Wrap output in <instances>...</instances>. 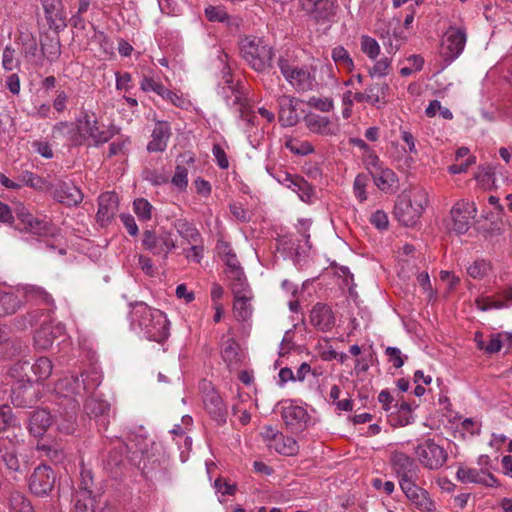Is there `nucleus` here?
Listing matches in <instances>:
<instances>
[{
    "instance_id": "obj_1",
    "label": "nucleus",
    "mask_w": 512,
    "mask_h": 512,
    "mask_svg": "<svg viewBox=\"0 0 512 512\" xmlns=\"http://www.w3.org/2000/svg\"><path fill=\"white\" fill-rule=\"evenodd\" d=\"M66 131L69 133L68 140L74 146H81L89 142L93 146H99L108 142L118 129L114 125H110L104 129L94 112L83 111L79 118L76 119L75 128L70 129L68 122H59L53 127L54 137L64 136Z\"/></svg>"
},
{
    "instance_id": "obj_2",
    "label": "nucleus",
    "mask_w": 512,
    "mask_h": 512,
    "mask_svg": "<svg viewBox=\"0 0 512 512\" xmlns=\"http://www.w3.org/2000/svg\"><path fill=\"white\" fill-rule=\"evenodd\" d=\"M130 328L149 341L162 343L169 337V321L164 312L144 302L131 304Z\"/></svg>"
},
{
    "instance_id": "obj_3",
    "label": "nucleus",
    "mask_w": 512,
    "mask_h": 512,
    "mask_svg": "<svg viewBox=\"0 0 512 512\" xmlns=\"http://www.w3.org/2000/svg\"><path fill=\"white\" fill-rule=\"evenodd\" d=\"M40 324V328L34 335L35 346L46 350L50 348L56 338L63 334L64 327L61 324L53 325L51 315L40 310H32L27 315L17 317L13 320L16 329L24 330L29 326Z\"/></svg>"
},
{
    "instance_id": "obj_4",
    "label": "nucleus",
    "mask_w": 512,
    "mask_h": 512,
    "mask_svg": "<svg viewBox=\"0 0 512 512\" xmlns=\"http://www.w3.org/2000/svg\"><path fill=\"white\" fill-rule=\"evenodd\" d=\"M278 67L284 79L297 93L314 91L318 88L316 67L313 65H299L295 61L280 57Z\"/></svg>"
},
{
    "instance_id": "obj_5",
    "label": "nucleus",
    "mask_w": 512,
    "mask_h": 512,
    "mask_svg": "<svg viewBox=\"0 0 512 512\" xmlns=\"http://www.w3.org/2000/svg\"><path fill=\"white\" fill-rule=\"evenodd\" d=\"M240 53L256 72H265L272 67L273 49L262 38L244 36L239 43Z\"/></svg>"
},
{
    "instance_id": "obj_6",
    "label": "nucleus",
    "mask_w": 512,
    "mask_h": 512,
    "mask_svg": "<svg viewBox=\"0 0 512 512\" xmlns=\"http://www.w3.org/2000/svg\"><path fill=\"white\" fill-rule=\"evenodd\" d=\"M428 192L423 188H413L395 206V216L403 225L414 226L428 206Z\"/></svg>"
},
{
    "instance_id": "obj_7",
    "label": "nucleus",
    "mask_w": 512,
    "mask_h": 512,
    "mask_svg": "<svg viewBox=\"0 0 512 512\" xmlns=\"http://www.w3.org/2000/svg\"><path fill=\"white\" fill-rule=\"evenodd\" d=\"M414 455L418 462L429 470L442 468L448 459L446 449L436 443L432 438L418 441L417 445L414 447Z\"/></svg>"
},
{
    "instance_id": "obj_8",
    "label": "nucleus",
    "mask_w": 512,
    "mask_h": 512,
    "mask_svg": "<svg viewBox=\"0 0 512 512\" xmlns=\"http://www.w3.org/2000/svg\"><path fill=\"white\" fill-rule=\"evenodd\" d=\"M142 246L154 256L167 259L169 253L176 249L177 241L168 230L160 229L156 231L147 229L142 234Z\"/></svg>"
},
{
    "instance_id": "obj_9",
    "label": "nucleus",
    "mask_w": 512,
    "mask_h": 512,
    "mask_svg": "<svg viewBox=\"0 0 512 512\" xmlns=\"http://www.w3.org/2000/svg\"><path fill=\"white\" fill-rule=\"evenodd\" d=\"M467 41L466 29L450 25L442 38L441 52L445 61L452 62L463 52Z\"/></svg>"
},
{
    "instance_id": "obj_10",
    "label": "nucleus",
    "mask_w": 512,
    "mask_h": 512,
    "mask_svg": "<svg viewBox=\"0 0 512 512\" xmlns=\"http://www.w3.org/2000/svg\"><path fill=\"white\" fill-rule=\"evenodd\" d=\"M16 216L26 232L37 236H49L54 234V228L46 217L34 216L30 210L20 205L16 208Z\"/></svg>"
},
{
    "instance_id": "obj_11",
    "label": "nucleus",
    "mask_w": 512,
    "mask_h": 512,
    "mask_svg": "<svg viewBox=\"0 0 512 512\" xmlns=\"http://www.w3.org/2000/svg\"><path fill=\"white\" fill-rule=\"evenodd\" d=\"M55 481L54 471L47 465H39L29 478V489L36 496H47L53 490Z\"/></svg>"
},
{
    "instance_id": "obj_12",
    "label": "nucleus",
    "mask_w": 512,
    "mask_h": 512,
    "mask_svg": "<svg viewBox=\"0 0 512 512\" xmlns=\"http://www.w3.org/2000/svg\"><path fill=\"white\" fill-rule=\"evenodd\" d=\"M281 403V417L287 428L293 432L302 431L309 419L306 409L295 404L293 400H283Z\"/></svg>"
},
{
    "instance_id": "obj_13",
    "label": "nucleus",
    "mask_w": 512,
    "mask_h": 512,
    "mask_svg": "<svg viewBox=\"0 0 512 512\" xmlns=\"http://www.w3.org/2000/svg\"><path fill=\"white\" fill-rule=\"evenodd\" d=\"M400 488L418 510L422 512H433L436 510L435 501L425 489L416 484V480L412 482L405 480Z\"/></svg>"
},
{
    "instance_id": "obj_14",
    "label": "nucleus",
    "mask_w": 512,
    "mask_h": 512,
    "mask_svg": "<svg viewBox=\"0 0 512 512\" xmlns=\"http://www.w3.org/2000/svg\"><path fill=\"white\" fill-rule=\"evenodd\" d=\"M477 209L472 202L465 200L458 201L451 209L453 221V230L457 234L466 233L471 225V221L476 216Z\"/></svg>"
},
{
    "instance_id": "obj_15",
    "label": "nucleus",
    "mask_w": 512,
    "mask_h": 512,
    "mask_svg": "<svg viewBox=\"0 0 512 512\" xmlns=\"http://www.w3.org/2000/svg\"><path fill=\"white\" fill-rule=\"evenodd\" d=\"M56 411L55 423L59 431L65 434H71L76 427L79 402L76 399H67L66 403H59Z\"/></svg>"
},
{
    "instance_id": "obj_16",
    "label": "nucleus",
    "mask_w": 512,
    "mask_h": 512,
    "mask_svg": "<svg viewBox=\"0 0 512 512\" xmlns=\"http://www.w3.org/2000/svg\"><path fill=\"white\" fill-rule=\"evenodd\" d=\"M19 293L22 297V302H32L39 305H44L45 308H37L36 310L49 313L51 315L56 306L52 296L42 287L36 285L18 286Z\"/></svg>"
},
{
    "instance_id": "obj_17",
    "label": "nucleus",
    "mask_w": 512,
    "mask_h": 512,
    "mask_svg": "<svg viewBox=\"0 0 512 512\" xmlns=\"http://www.w3.org/2000/svg\"><path fill=\"white\" fill-rule=\"evenodd\" d=\"M50 193L54 200L68 207L77 206L83 200V193L72 182L59 181L51 185Z\"/></svg>"
},
{
    "instance_id": "obj_18",
    "label": "nucleus",
    "mask_w": 512,
    "mask_h": 512,
    "mask_svg": "<svg viewBox=\"0 0 512 512\" xmlns=\"http://www.w3.org/2000/svg\"><path fill=\"white\" fill-rule=\"evenodd\" d=\"M391 463L399 478V485L407 480L412 482L418 477V466L414 459L403 452L396 451L391 456Z\"/></svg>"
},
{
    "instance_id": "obj_19",
    "label": "nucleus",
    "mask_w": 512,
    "mask_h": 512,
    "mask_svg": "<svg viewBox=\"0 0 512 512\" xmlns=\"http://www.w3.org/2000/svg\"><path fill=\"white\" fill-rule=\"evenodd\" d=\"M306 128L321 136H335L339 132V125L336 121L316 113H309L304 118Z\"/></svg>"
},
{
    "instance_id": "obj_20",
    "label": "nucleus",
    "mask_w": 512,
    "mask_h": 512,
    "mask_svg": "<svg viewBox=\"0 0 512 512\" xmlns=\"http://www.w3.org/2000/svg\"><path fill=\"white\" fill-rule=\"evenodd\" d=\"M456 475L457 479L465 484L476 483L487 487H494L497 485V479L495 476L484 469L461 466L458 468Z\"/></svg>"
},
{
    "instance_id": "obj_21",
    "label": "nucleus",
    "mask_w": 512,
    "mask_h": 512,
    "mask_svg": "<svg viewBox=\"0 0 512 512\" xmlns=\"http://www.w3.org/2000/svg\"><path fill=\"white\" fill-rule=\"evenodd\" d=\"M203 403L206 411L218 425L226 423L227 406L217 391L214 389L208 391L203 398Z\"/></svg>"
},
{
    "instance_id": "obj_22",
    "label": "nucleus",
    "mask_w": 512,
    "mask_h": 512,
    "mask_svg": "<svg viewBox=\"0 0 512 512\" xmlns=\"http://www.w3.org/2000/svg\"><path fill=\"white\" fill-rule=\"evenodd\" d=\"M300 3L316 21H328L334 15V0H300Z\"/></svg>"
},
{
    "instance_id": "obj_23",
    "label": "nucleus",
    "mask_w": 512,
    "mask_h": 512,
    "mask_svg": "<svg viewBox=\"0 0 512 512\" xmlns=\"http://www.w3.org/2000/svg\"><path fill=\"white\" fill-rule=\"evenodd\" d=\"M311 324L320 331H330L335 325V316L330 306L317 303L310 312Z\"/></svg>"
},
{
    "instance_id": "obj_24",
    "label": "nucleus",
    "mask_w": 512,
    "mask_h": 512,
    "mask_svg": "<svg viewBox=\"0 0 512 512\" xmlns=\"http://www.w3.org/2000/svg\"><path fill=\"white\" fill-rule=\"evenodd\" d=\"M118 211V196L114 192H106L98 198L97 221L101 225L108 224Z\"/></svg>"
},
{
    "instance_id": "obj_25",
    "label": "nucleus",
    "mask_w": 512,
    "mask_h": 512,
    "mask_svg": "<svg viewBox=\"0 0 512 512\" xmlns=\"http://www.w3.org/2000/svg\"><path fill=\"white\" fill-rule=\"evenodd\" d=\"M279 106L278 119L283 127H292L298 123L299 117L294 105L295 98L290 95H279L276 99Z\"/></svg>"
},
{
    "instance_id": "obj_26",
    "label": "nucleus",
    "mask_w": 512,
    "mask_h": 512,
    "mask_svg": "<svg viewBox=\"0 0 512 512\" xmlns=\"http://www.w3.org/2000/svg\"><path fill=\"white\" fill-rule=\"evenodd\" d=\"M171 136L170 124L166 121H157L152 130L151 140L148 142L149 152H163L167 148Z\"/></svg>"
},
{
    "instance_id": "obj_27",
    "label": "nucleus",
    "mask_w": 512,
    "mask_h": 512,
    "mask_svg": "<svg viewBox=\"0 0 512 512\" xmlns=\"http://www.w3.org/2000/svg\"><path fill=\"white\" fill-rule=\"evenodd\" d=\"M55 391L63 397L60 403H66L67 399H76L75 396L83 391L82 383L75 374L67 375L57 381Z\"/></svg>"
},
{
    "instance_id": "obj_28",
    "label": "nucleus",
    "mask_w": 512,
    "mask_h": 512,
    "mask_svg": "<svg viewBox=\"0 0 512 512\" xmlns=\"http://www.w3.org/2000/svg\"><path fill=\"white\" fill-rule=\"evenodd\" d=\"M390 87L385 82L372 83L365 88L367 104L381 108L388 102Z\"/></svg>"
},
{
    "instance_id": "obj_29",
    "label": "nucleus",
    "mask_w": 512,
    "mask_h": 512,
    "mask_svg": "<svg viewBox=\"0 0 512 512\" xmlns=\"http://www.w3.org/2000/svg\"><path fill=\"white\" fill-rule=\"evenodd\" d=\"M22 304L19 287L11 290H0V317L15 313Z\"/></svg>"
},
{
    "instance_id": "obj_30",
    "label": "nucleus",
    "mask_w": 512,
    "mask_h": 512,
    "mask_svg": "<svg viewBox=\"0 0 512 512\" xmlns=\"http://www.w3.org/2000/svg\"><path fill=\"white\" fill-rule=\"evenodd\" d=\"M52 421L53 417L49 411L46 409L36 410L30 417L28 425L29 431L35 437L42 436L52 424Z\"/></svg>"
},
{
    "instance_id": "obj_31",
    "label": "nucleus",
    "mask_w": 512,
    "mask_h": 512,
    "mask_svg": "<svg viewBox=\"0 0 512 512\" xmlns=\"http://www.w3.org/2000/svg\"><path fill=\"white\" fill-rule=\"evenodd\" d=\"M228 278L231 281V290L233 295H239L244 293H251L248 287L244 272L239 265L230 262L228 259Z\"/></svg>"
},
{
    "instance_id": "obj_32",
    "label": "nucleus",
    "mask_w": 512,
    "mask_h": 512,
    "mask_svg": "<svg viewBox=\"0 0 512 512\" xmlns=\"http://www.w3.org/2000/svg\"><path fill=\"white\" fill-rule=\"evenodd\" d=\"M34 389L31 384H11V402L17 407H26L34 402Z\"/></svg>"
},
{
    "instance_id": "obj_33",
    "label": "nucleus",
    "mask_w": 512,
    "mask_h": 512,
    "mask_svg": "<svg viewBox=\"0 0 512 512\" xmlns=\"http://www.w3.org/2000/svg\"><path fill=\"white\" fill-rule=\"evenodd\" d=\"M284 181L286 182L287 187L297 193L303 202L308 203L311 201L313 188L304 178L286 174Z\"/></svg>"
},
{
    "instance_id": "obj_34",
    "label": "nucleus",
    "mask_w": 512,
    "mask_h": 512,
    "mask_svg": "<svg viewBox=\"0 0 512 512\" xmlns=\"http://www.w3.org/2000/svg\"><path fill=\"white\" fill-rule=\"evenodd\" d=\"M251 299V293L234 295L233 314L237 321L246 322L251 318L253 313Z\"/></svg>"
},
{
    "instance_id": "obj_35",
    "label": "nucleus",
    "mask_w": 512,
    "mask_h": 512,
    "mask_svg": "<svg viewBox=\"0 0 512 512\" xmlns=\"http://www.w3.org/2000/svg\"><path fill=\"white\" fill-rule=\"evenodd\" d=\"M172 226L177 231L178 235L181 238H183L187 243L194 244L201 241L200 232L187 219L178 218L173 221Z\"/></svg>"
},
{
    "instance_id": "obj_36",
    "label": "nucleus",
    "mask_w": 512,
    "mask_h": 512,
    "mask_svg": "<svg viewBox=\"0 0 512 512\" xmlns=\"http://www.w3.org/2000/svg\"><path fill=\"white\" fill-rule=\"evenodd\" d=\"M375 185L383 192L391 191L397 183V175L389 168L372 170Z\"/></svg>"
},
{
    "instance_id": "obj_37",
    "label": "nucleus",
    "mask_w": 512,
    "mask_h": 512,
    "mask_svg": "<svg viewBox=\"0 0 512 512\" xmlns=\"http://www.w3.org/2000/svg\"><path fill=\"white\" fill-rule=\"evenodd\" d=\"M331 58L339 71L352 72L355 68L354 60L349 51L341 46H335L331 50Z\"/></svg>"
},
{
    "instance_id": "obj_38",
    "label": "nucleus",
    "mask_w": 512,
    "mask_h": 512,
    "mask_svg": "<svg viewBox=\"0 0 512 512\" xmlns=\"http://www.w3.org/2000/svg\"><path fill=\"white\" fill-rule=\"evenodd\" d=\"M95 502V497L87 486L83 490H77L74 495L73 512H96Z\"/></svg>"
},
{
    "instance_id": "obj_39",
    "label": "nucleus",
    "mask_w": 512,
    "mask_h": 512,
    "mask_svg": "<svg viewBox=\"0 0 512 512\" xmlns=\"http://www.w3.org/2000/svg\"><path fill=\"white\" fill-rule=\"evenodd\" d=\"M268 447L269 449H273L277 453L286 456L295 455L299 450L297 441L294 438L284 436L283 434L281 436H277L274 439V442H270Z\"/></svg>"
},
{
    "instance_id": "obj_40",
    "label": "nucleus",
    "mask_w": 512,
    "mask_h": 512,
    "mask_svg": "<svg viewBox=\"0 0 512 512\" xmlns=\"http://www.w3.org/2000/svg\"><path fill=\"white\" fill-rule=\"evenodd\" d=\"M414 417L411 406L407 402H402L395 412L389 415V422L392 426L403 427L413 423Z\"/></svg>"
},
{
    "instance_id": "obj_41",
    "label": "nucleus",
    "mask_w": 512,
    "mask_h": 512,
    "mask_svg": "<svg viewBox=\"0 0 512 512\" xmlns=\"http://www.w3.org/2000/svg\"><path fill=\"white\" fill-rule=\"evenodd\" d=\"M29 363L27 361H17L8 369L7 376L11 379V384H31L32 380L28 377L27 370Z\"/></svg>"
},
{
    "instance_id": "obj_42",
    "label": "nucleus",
    "mask_w": 512,
    "mask_h": 512,
    "mask_svg": "<svg viewBox=\"0 0 512 512\" xmlns=\"http://www.w3.org/2000/svg\"><path fill=\"white\" fill-rule=\"evenodd\" d=\"M45 18L50 27L59 28L63 19L59 15L60 0H41Z\"/></svg>"
},
{
    "instance_id": "obj_43",
    "label": "nucleus",
    "mask_w": 512,
    "mask_h": 512,
    "mask_svg": "<svg viewBox=\"0 0 512 512\" xmlns=\"http://www.w3.org/2000/svg\"><path fill=\"white\" fill-rule=\"evenodd\" d=\"M81 383L84 392L94 391L102 382V373L98 367L92 366L81 373Z\"/></svg>"
},
{
    "instance_id": "obj_44",
    "label": "nucleus",
    "mask_w": 512,
    "mask_h": 512,
    "mask_svg": "<svg viewBox=\"0 0 512 512\" xmlns=\"http://www.w3.org/2000/svg\"><path fill=\"white\" fill-rule=\"evenodd\" d=\"M29 369L35 375V381L38 382L46 380L51 375L53 365L49 358L39 357L32 366H29Z\"/></svg>"
},
{
    "instance_id": "obj_45",
    "label": "nucleus",
    "mask_w": 512,
    "mask_h": 512,
    "mask_svg": "<svg viewBox=\"0 0 512 512\" xmlns=\"http://www.w3.org/2000/svg\"><path fill=\"white\" fill-rule=\"evenodd\" d=\"M85 412L90 417H104L109 409V404L101 399L89 397L84 405Z\"/></svg>"
},
{
    "instance_id": "obj_46",
    "label": "nucleus",
    "mask_w": 512,
    "mask_h": 512,
    "mask_svg": "<svg viewBox=\"0 0 512 512\" xmlns=\"http://www.w3.org/2000/svg\"><path fill=\"white\" fill-rule=\"evenodd\" d=\"M238 349L239 347L235 341L228 340L221 351L222 359L229 368L236 367L240 361Z\"/></svg>"
},
{
    "instance_id": "obj_47",
    "label": "nucleus",
    "mask_w": 512,
    "mask_h": 512,
    "mask_svg": "<svg viewBox=\"0 0 512 512\" xmlns=\"http://www.w3.org/2000/svg\"><path fill=\"white\" fill-rule=\"evenodd\" d=\"M9 504L13 512H33L30 501L20 491H12L10 493Z\"/></svg>"
},
{
    "instance_id": "obj_48",
    "label": "nucleus",
    "mask_w": 512,
    "mask_h": 512,
    "mask_svg": "<svg viewBox=\"0 0 512 512\" xmlns=\"http://www.w3.org/2000/svg\"><path fill=\"white\" fill-rule=\"evenodd\" d=\"M360 49L370 60H376L381 51L377 40L369 35H362L360 37Z\"/></svg>"
},
{
    "instance_id": "obj_49",
    "label": "nucleus",
    "mask_w": 512,
    "mask_h": 512,
    "mask_svg": "<svg viewBox=\"0 0 512 512\" xmlns=\"http://www.w3.org/2000/svg\"><path fill=\"white\" fill-rule=\"evenodd\" d=\"M491 263L484 259L475 260L467 267V274L473 279L482 280L491 271Z\"/></svg>"
},
{
    "instance_id": "obj_50",
    "label": "nucleus",
    "mask_w": 512,
    "mask_h": 512,
    "mask_svg": "<svg viewBox=\"0 0 512 512\" xmlns=\"http://www.w3.org/2000/svg\"><path fill=\"white\" fill-rule=\"evenodd\" d=\"M26 349L25 343L19 338H12L5 340L3 346L0 347V352L6 358H12L23 353Z\"/></svg>"
},
{
    "instance_id": "obj_51",
    "label": "nucleus",
    "mask_w": 512,
    "mask_h": 512,
    "mask_svg": "<svg viewBox=\"0 0 512 512\" xmlns=\"http://www.w3.org/2000/svg\"><path fill=\"white\" fill-rule=\"evenodd\" d=\"M285 147L296 155L305 156L314 151L312 144L308 141H301L295 138H289L285 142Z\"/></svg>"
},
{
    "instance_id": "obj_52",
    "label": "nucleus",
    "mask_w": 512,
    "mask_h": 512,
    "mask_svg": "<svg viewBox=\"0 0 512 512\" xmlns=\"http://www.w3.org/2000/svg\"><path fill=\"white\" fill-rule=\"evenodd\" d=\"M153 206L144 198H137L133 202V211L140 221H149L152 218Z\"/></svg>"
},
{
    "instance_id": "obj_53",
    "label": "nucleus",
    "mask_w": 512,
    "mask_h": 512,
    "mask_svg": "<svg viewBox=\"0 0 512 512\" xmlns=\"http://www.w3.org/2000/svg\"><path fill=\"white\" fill-rule=\"evenodd\" d=\"M37 450L41 456L47 457L53 462H60L64 458L62 449L57 445H47L45 443H38Z\"/></svg>"
},
{
    "instance_id": "obj_54",
    "label": "nucleus",
    "mask_w": 512,
    "mask_h": 512,
    "mask_svg": "<svg viewBox=\"0 0 512 512\" xmlns=\"http://www.w3.org/2000/svg\"><path fill=\"white\" fill-rule=\"evenodd\" d=\"M130 144H131V139L129 136H125V137L121 136L120 138L113 141L109 145L108 156L113 157V156H118V155H122V156L126 155Z\"/></svg>"
},
{
    "instance_id": "obj_55",
    "label": "nucleus",
    "mask_w": 512,
    "mask_h": 512,
    "mask_svg": "<svg viewBox=\"0 0 512 512\" xmlns=\"http://www.w3.org/2000/svg\"><path fill=\"white\" fill-rule=\"evenodd\" d=\"M368 184V177L365 174H358L355 177L353 183V192L355 197L360 201L364 202L367 200L366 187Z\"/></svg>"
},
{
    "instance_id": "obj_56",
    "label": "nucleus",
    "mask_w": 512,
    "mask_h": 512,
    "mask_svg": "<svg viewBox=\"0 0 512 512\" xmlns=\"http://www.w3.org/2000/svg\"><path fill=\"white\" fill-rule=\"evenodd\" d=\"M392 60L389 57H382L379 60H377L372 68L369 70L370 76H378L383 77L388 75L390 69H391Z\"/></svg>"
},
{
    "instance_id": "obj_57",
    "label": "nucleus",
    "mask_w": 512,
    "mask_h": 512,
    "mask_svg": "<svg viewBox=\"0 0 512 512\" xmlns=\"http://www.w3.org/2000/svg\"><path fill=\"white\" fill-rule=\"evenodd\" d=\"M205 16L210 22H224L229 18L223 6L212 5L205 8Z\"/></svg>"
},
{
    "instance_id": "obj_58",
    "label": "nucleus",
    "mask_w": 512,
    "mask_h": 512,
    "mask_svg": "<svg viewBox=\"0 0 512 512\" xmlns=\"http://www.w3.org/2000/svg\"><path fill=\"white\" fill-rule=\"evenodd\" d=\"M19 66V61L15 59V49L7 45L2 52V67L6 71H12Z\"/></svg>"
},
{
    "instance_id": "obj_59",
    "label": "nucleus",
    "mask_w": 512,
    "mask_h": 512,
    "mask_svg": "<svg viewBox=\"0 0 512 512\" xmlns=\"http://www.w3.org/2000/svg\"><path fill=\"white\" fill-rule=\"evenodd\" d=\"M15 421L11 407L8 405H0V432H4L8 428L15 426Z\"/></svg>"
},
{
    "instance_id": "obj_60",
    "label": "nucleus",
    "mask_w": 512,
    "mask_h": 512,
    "mask_svg": "<svg viewBox=\"0 0 512 512\" xmlns=\"http://www.w3.org/2000/svg\"><path fill=\"white\" fill-rule=\"evenodd\" d=\"M171 182L180 190H185L188 186L187 168L181 165L176 166Z\"/></svg>"
},
{
    "instance_id": "obj_61",
    "label": "nucleus",
    "mask_w": 512,
    "mask_h": 512,
    "mask_svg": "<svg viewBox=\"0 0 512 512\" xmlns=\"http://www.w3.org/2000/svg\"><path fill=\"white\" fill-rule=\"evenodd\" d=\"M140 88L144 92L153 91L161 96L164 93L166 87L161 82H158L151 77L145 76L140 82Z\"/></svg>"
},
{
    "instance_id": "obj_62",
    "label": "nucleus",
    "mask_w": 512,
    "mask_h": 512,
    "mask_svg": "<svg viewBox=\"0 0 512 512\" xmlns=\"http://www.w3.org/2000/svg\"><path fill=\"white\" fill-rule=\"evenodd\" d=\"M385 354L388 357V361L397 369L404 365L405 359L407 358V356L402 355L401 350L397 347H387Z\"/></svg>"
},
{
    "instance_id": "obj_63",
    "label": "nucleus",
    "mask_w": 512,
    "mask_h": 512,
    "mask_svg": "<svg viewBox=\"0 0 512 512\" xmlns=\"http://www.w3.org/2000/svg\"><path fill=\"white\" fill-rule=\"evenodd\" d=\"M476 306L482 311L504 308V304H500V301L497 298L490 296L477 298Z\"/></svg>"
},
{
    "instance_id": "obj_64",
    "label": "nucleus",
    "mask_w": 512,
    "mask_h": 512,
    "mask_svg": "<svg viewBox=\"0 0 512 512\" xmlns=\"http://www.w3.org/2000/svg\"><path fill=\"white\" fill-rule=\"evenodd\" d=\"M20 179L25 185L31 188L40 190L44 187V180L30 171L22 172Z\"/></svg>"
}]
</instances>
